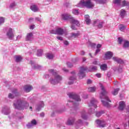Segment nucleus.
Masks as SVG:
<instances>
[{"label":"nucleus","instance_id":"f257e3e1","mask_svg":"<svg viewBox=\"0 0 129 129\" xmlns=\"http://www.w3.org/2000/svg\"><path fill=\"white\" fill-rule=\"evenodd\" d=\"M48 71L49 73L52 74L53 76V78H51L49 79V82H50L51 84L55 85V84H58L60 81H62V77L57 74V71L56 70L50 69Z\"/></svg>","mask_w":129,"mask_h":129},{"label":"nucleus","instance_id":"f03ea898","mask_svg":"<svg viewBox=\"0 0 129 129\" xmlns=\"http://www.w3.org/2000/svg\"><path fill=\"white\" fill-rule=\"evenodd\" d=\"M29 104L28 102L21 99H18L14 102V106L16 109H27Z\"/></svg>","mask_w":129,"mask_h":129},{"label":"nucleus","instance_id":"7ed1b4c3","mask_svg":"<svg viewBox=\"0 0 129 129\" xmlns=\"http://www.w3.org/2000/svg\"><path fill=\"white\" fill-rule=\"evenodd\" d=\"M61 18L64 21H70L71 24H76L77 27L80 26L79 21L76 20L74 17H72L69 14H63L61 15Z\"/></svg>","mask_w":129,"mask_h":129},{"label":"nucleus","instance_id":"20e7f679","mask_svg":"<svg viewBox=\"0 0 129 129\" xmlns=\"http://www.w3.org/2000/svg\"><path fill=\"white\" fill-rule=\"evenodd\" d=\"M77 7L79 8H84V7H85L87 9H93V8H94V4L91 2L90 0L86 1L85 0H81L77 4Z\"/></svg>","mask_w":129,"mask_h":129},{"label":"nucleus","instance_id":"39448f33","mask_svg":"<svg viewBox=\"0 0 129 129\" xmlns=\"http://www.w3.org/2000/svg\"><path fill=\"white\" fill-rule=\"evenodd\" d=\"M100 87L101 90L100 93V98H101V99H104L106 100V101L111 102V101L110 100V99H109L108 96H107L108 92L106 91V90H105V88L104 87V86H103V85H102V84H100Z\"/></svg>","mask_w":129,"mask_h":129},{"label":"nucleus","instance_id":"423d86ee","mask_svg":"<svg viewBox=\"0 0 129 129\" xmlns=\"http://www.w3.org/2000/svg\"><path fill=\"white\" fill-rule=\"evenodd\" d=\"M12 92L13 94L9 93L8 95L9 98H10L11 99L15 98V96H20V95H21V93L19 92L18 89H13L12 90Z\"/></svg>","mask_w":129,"mask_h":129},{"label":"nucleus","instance_id":"0eeeda50","mask_svg":"<svg viewBox=\"0 0 129 129\" xmlns=\"http://www.w3.org/2000/svg\"><path fill=\"white\" fill-rule=\"evenodd\" d=\"M87 69H88L87 67L80 68V71L78 74L80 79H82V78H84V77H85V71H86Z\"/></svg>","mask_w":129,"mask_h":129},{"label":"nucleus","instance_id":"6e6552de","mask_svg":"<svg viewBox=\"0 0 129 129\" xmlns=\"http://www.w3.org/2000/svg\"><path fill=\"white\" fill-rule=\"evenodd\" d=\"M68 95L70 98H72V99H74L76 101H81V99H80V96L76 94L71 93H69Z\"/></svg>","mask_w":129,"mask_h":129},{"label":"nucleus","instance_id":"1a4fd4ad","mask_svg":"<svg viewBox=\"0 0 129 129\" xmlns=\"http://www.w3.org/2000/svg\"><path fill=\"white\" fill-rule=\"evenodd\" d=\"M2 113L5 115H9L11 113V108L8 106H5L2 109Z\"/></svg>","mask_w":129,"mask_h":129},{"label":"nucleus","instance_id":"9d476101","mask_svg":"<svg viewBox=\"0 0 129 129\" xmlns=\"http://www.w3.org/2000/svg\"><path fill=\"white\" fill-rule=\"evenodd\" d=\"M103 24H104V22L98 20L94 22L93 25L94 27H97L98 29H101L103 28Z\"/></svg>","mask_w":129,"mask_h":129},{"label":"nucleus","instance_id":"9b49d317","mask_svg":"<svg viewBox=\"0 0 129 129\" xmlns=\"http://www.w3.org/2000/svg\"><path fill=\"white\" fill-rule=\"evenodd\" d=\"M96 122L97 127H105V125H106V122L104 120L98 119L96 121Z\"/></svg>","mask_w":129,"mask_h":129},{"label":"nucleus","instance_id":"f8f14e48","mask_svg":"<svg viewBox=\"0 0 129 129\" xmlns=\"http://www.w3.org/2000/svg\"><path fill=\"white\" fill-rule=\"evenodd\" d=\"M37 121L36 119H33L31 120V122H29L26 124L27 128H32L34 125H37Z\"/></svg>","mask_w":129,"mask_h":129},{"label":"nucleus","instance_id":"ddd939ff","mask_svg":"<svg viewBox=\"0 0 129 129\" xmlns=\"http://www.w3.org/2000/svg\"><path fill=\"white\" fill-rule=\"evenodd\" d=\"M7 35L10 40H14V33H13V29L12 28L9 29V30L7 32Z\"/></svg>","mask_w":129,"mask_h":129},{"label":"nucleus","instance_id":"4468645a","mask_svg":"<svg viewBox=\"0 0 129 129\" xmlns=\"http://www.w3.org/2000/svg\"><path fill=\"white\" fill-rule=\"evenodd\" d=\"M72 74H73V76L70 78V81L68 82L69 85H72V84H73V83H74L73 81L76 79V75H75V72H72Z\"/></svg>","mask_w":129,"mask_h":129},{"label":"nucleus","instance_id":"2eb2a0df","mask_svg":"<svg viewBox=\"0 0 129 129\" xmlns=\"http://www.w3.org/2000/svg\"><path fill=\"white\" fill-rule=\"evenodd\" d=\"M75 117H71L68 120L67 122V124L68 125H73L74 123H75L76 120Z\"/></svg>","mask_w":129,"mask_h":129},{"label":"nucleus","instance_id":"dca6fc26","mask_svg":"<svg viewBox=\"0 0 129 129\" xmlns=\"http://www.w3.org/2000/svg\"><path fill=\"white\" fill-rule=\"evenodd\" d=\"M113 56V52L111 51H107L105 54V58L106 60H109L110 59H111Z\"/></svg>","mask_w":129,"mask_h":129},{"label":"nucleus","instance_id":"f3484780","mask_svg":"<svg viewBox=\"0 0 129 129\" xmlns=\"http://www.w3.org/2000/svg\"><path fill=\"white\" fill-rule=\"evenodd\" d=\"M97 103H98L97 100L94 98H93L91 100V102L89 105V106H93L95 108H96V107H97Z\"/></svg>","mask_w":129,"mask_h":129},{"label":"nucleus","instance_id":"a211bd4d","mask_svg":"<svg viewBox=\"0 0 129 129\" xmlns=\"http://www.w3.org/2000/svg\"><path fill=\"white\" fill-rule=\"evenodd\" d=\"M33 40H34V35H33V33H27L26 37V40L31 42V41H33Z\"/></svg>","mask_w":129,"mask_h":129},{"label":"nucleus","instance_id":"6ab92c4d","mask_svg":"<svg viewBox=\"0 0 129 129\" xmlns=\"http://www.w3.org/2000/svg\"><path fill=\"white\" fill-rule=\"evenodd\" d=\"M30 64H31L33 69H41V68H42V66L35 64V62L33 61L32 60H30Z\"/></svg>","mask_w":129,"mask_h":129},{"label":"nucleus","instance_id":"aec40b11","mask_svg":"<svg viewBox=\"0 0 129 129\" xmlns=\"http://www.w3.org/2000/svg\"><path fill=\"white\" fill-rule=\"evenodd\" d=\"M33 89V87L30 85H27L24 86V90L25 92H30Z\"/></svg>","mask_w":129,"mask_h":129},{"label":"nucleus","instance_id":"412c9836","mask_svg":"<svg viewBox=\"0 0 129 129\" xmlns=\"http://www.w3.org/2000/svg\"><path fill=\"white\" fill-rule=\"evenodd\" d=\"M42 107H44V102L43 101H41L39 103V104L36 106V110L37 111H40Z\"/></svg>","mask_w":129,"mask_h":129},{"label":"nucleus","instance_id":"4be33fe9","mask_svg":"<svg viewBox=\"0 0 129 129\" xmlns=\"http://www.w3.org/2000/svg\"><path fill=\"white\" fill-rule=\"evenodd\" d=\"M125 107V103L123 101H120L119 103L118 109L120 110H123V108Z\"/></svg>","mask_w":129,"mask_h":129},{"label":"nucleus","instance_id":"5701e85b","mask_svg":"<svg viewBox=\"0 0 129 129\" xmlns=\"http://www.w3.org/2000/svg\"><path fill=\"white\" fill-rule=\"evenodd\" d=\"M64 34V29L61 28H58L56 29V35H59V36H62Z\"/></svg>","mask_w":129,"mask_h":129},{"label":"nucleus","instance_id":"b1692460","mask_svg":"<svg viewBox=\"0 0 129 129\" xmlns=\"http://www.w3.org/2000/svg\"><path fill=\"white\" fill-rule=\"evenodd\" d=\"M112 59L113 61L117 62V63H118L119 64H123V61L117 57H113Z\"/></svg>","mask_w":129,"mask_h":129},{"label":"nucleus","instance_id":"393cba45","mask_svg":"<svg viewBox=\"0 0 129 129\" xmlns=\"http://www.w3.org/2000/svg\"><path fill=\"white\" fill-rule=\"evenodd\" d=\"M76 126H81L83 124V121L81 119H79L75 122Z\"/></svg>","mask_w":129,"mask_h":129},{"label":"nucleus","instance_id":"a878e982","mask_svg":"<svg viewBox=\"0 0 129 129\" xmlns=\"http://www.w3.org/2000/svg\"><path fill=\"white\" fill-rule=\"evenodd\" d=\"M85 19L87 25H90V23H91V20H90L89 15H85Z\"/></svg>","mask_w":129,"mask_h":129},{"label":"nucleus","instance_id":"bb28decb","mask_svg":"<svg viewBox=\"0 0 129 129\" xmlns=\"http://www.w3.org/2000/svg\"><path fill=\"white\" fill-rule=\"evenodd\" d=\"M113 4L117 7H121V0H113Z\"/></svg>","mask_w":129,"mask_h":129},{"label":"nucleus","instance_id":"cd10ccee","mask_svg":"<svg viewBox=\"0 0 129 129\" xmlns=\"http://www.w3.org/2000/svg\"><path fill=\"white\" fill-rule=\"evenodd\" d=\"M30 9L31 10H32L33 12H34L35 13H36V12H38L39 10V9L38 8V7H37V6L35 5H32L30 7Z\"/></svg>","mask_w":129,"mask_h":129},{"label":"nucleus","instance_id":"c85d7f7f","mask_svg":"<svg viewBox=\"0 0 129 129\" xmlns=\"http://www.w3.org/2000/svg\"><path fill=\"white\" fill-rule=\"evenodd\" d=\"M96 70H97V67L95 66H91L89 69V71L90 72H93L96 71Z\"/></svg>","mask_w":129,"mask_h":129},{"label":"nucleus","instance_id":"c756f323","mask_svg":"<svg viewBox=\"0 0 129 129\" xmlns=\"http://www.w3.org/2000/svg\"><path fill=\"white\" fill-rule=\"evenodd\" d=\"M125 15H126V11L123 9L121 10L120 11V17L122 18V19H123Z\"/></svg>","mask_w":129,"mask_h":129},{"label":"nucleus","instance_id":"7c9ffc66","mask_svg":"<svg viewBox=\"0 0 129 129\" xmlns=\"http://www.w3.org/2000/svg\"><path fill=\"white\" fill-rule=\"evenodd\" d=\"M100 69L103 71H105L107 70V64L106 63L102 64L100 66Z\"/></svg>","mask_w":129,"mask_h":129},{"label":"nucleus","instance_id":"2f4dec72","mask_svg":"<svg viewBox=\"0 0 129 129\" xmlns=\"http://www.w3.org/2000/svg\"><path fill=\"white\" fill-rule=\"evenodd\" d=\"M101 102L103 105L106 107H109V106H110L109 103L108 102L105 101L104 100H101Z\"/></svg>","mask_w":129,"mask_h":129},{"label":"nucleus","instance_id":"473e14b6","mask_svg":"<svg viewBox=\"0 0 129 129\" xmlns=\"http://www.w3.org/2000/svg\"><path fill=\"white\" fill-rule=\"evenodd\" d=\"M126 28V26L124 25L123 24H121L119 26V30L121 31V32H124V30Z\"/></svg>","mask_w":129,"mask_h":129},{"label":"nucleus","instance_id":"72a5a7b5","mask_svg":"<svg viewBox=\"0 0 129 129\" xmlns=\"http://www.w3.org/2000/svg\"><path fill=\"white\" fill-rule=\"evenodd\" d=\"M15 58L16 59V62H21L23 59V57H22L20 55H15Z\"/></svg>","mask_w":129,"mask_h":129},{"label":"nucleus","instance_id":"f704fd0d","mask_svg":"<svg viewBox=\"0 0 129 129\" xmlns=\"http://www.w3.org/2000/svg\"><path fill=\"white\" fill-rule=\"evenodd\" d=\"M119 91V88L114 89L113 91L111 92V93L113 95H116Z\"/></svg>","mask_w":129,"mask_h":129},{"label":"nucleus","instance_id":"c9c22d12","mask_svg":"<svg viewBox=\"0 0 129 129\" xmlns=\"http://www.w3.org/2000/svg\"><path fill=\"white\" fill-rule=\"evenodd\" d=\"M96 90V87H91L88 88V91L89 92H94Z\"/></svg>","mask_w":129,"mask_h":129},{"label":"nucleus","instance_id":"e433bc0d","mask_svg":"<svg viewBox=\"0 0 129 129\" xmlns=\"http://www.w3.org/2000/svg\"><path fill=\"white\" fill-rule=\"evenodd\" d=\"M127 6L129 8V2H127L126 1H123L122 2V7Z\"/></svg>","mask_w":129,"mask_h":129},{"label":"nucleus","instance_id":"4c0bfd02","mask_svg":"<svg viewBox=\"0 0 129 129\" xmlns=\"http://www.w3.org/2000/svg\"><path fill=\"white\" fill-rule=\"evenodd\" d=\"M46 58L49 59H53L54 58V55L52 53H47L46 54Z\"/></svg>","mask_w":129,"mask_h":129},{"label":"nucleus","instance_id":"58836bf2","mask_svg":"<svg viewBox=\"0 0 129 129\" xmlns=\"http://www.w3.org/2000/svg\"><path fill=\"white\" fill-rule=\"evenodd\" d=\"M42 54H43V50L38 49L37 50V55L38 56V57H41Z\"/></svg>","mask_w":129,"mask_h":129},{"label":"nucleus","instance_id":"ea45409f","mask_svg":"<svg viewBox=\"0 0 129 129\" xmlns=\"http://www.w3.org/2000/svg\"><path fill=\"white\" fill-rule=\"evenodd\" d=\"M80 35L79 33H71V37L72 38H77Z\"/></svg>","mask_w":129,"mask_h":129},{"label":"nucleus","instance_id":"a19ab883","mask_svg":"<svg viewBox=\"0 0 129 129\" xmlns=\"http://www.w3.org/2000/svg\"><path fill=\"white\" fill-rule=\"evenodd\" d=\"M103 113H104V111H101L98 112L96 114V116H97V117H99L101 116V115H102V114H103Z\"/></svg>","mask_w":129,"mask_h":129},{"label":"nucleus","instance_id":"79ce46f5","mask_svg":"<svg viewBox=\"0 0 129 129\" xmlns=\"http://www.w3.org/2000/svg\"><path fill=\"white\" fill-rule=\"evenodd\" d=\"M123 47L124 48H128V47H129V41H125L124 42Z\"/></svg>","mask_w":129,"mask_h":129},{"label":"nucleus","instance_id":"37998d69","mask_svg":"<svg viewBox=\"0 0 129 129\" xmlns=\"http://www.w3.org/2000/svg\"><path fill=\"white\" fill-rule=\"evenodd\" d=\"M82 118H83V119H86L87 118V115H86L85 111L82 113Z\"/></svg>","mask_w":129,"mask_h":129},{"label":"nucleus","instance_id":"c03bdc74","mask_svg":"<svg viewBox=\"0 0 129 129\" xmlns=\"http://www.w3.org/2000/svg\"><path fill=\"white\" fill-rule=\"evenodd\" d=\"M97 4H105L106 0H95Z\"/></svg>","mask_w":129,"mask_h":129},{"label":"nucleus","instance_id":"a18cd8bd","mask_svg":"<svg viewBox=\"0 0 129 129\" xmlns=\"http://www.w3.org/2000/svg\"><path fill=\"white\" fill-rule=\"evenodd\" d=\"M114 71H117L118 72H122V67L121 66H119V67L117 69H116L115 70H114Z\"/></svg>","mask_w":129,"mask_h":129},{"label":"nucleus","instance_id":"49530a36","mask_svg":"<svg viewBox=\"0 0 129 129\" xmlns=\"http://www.w3.org/2000/svg\"><path fill=\"white\" fill-rule=\"evenodd\" d=\"M72 13L74 15H76V16L79 15V12L76 9L73 10Z\"/></svg>","mask_w":129,"mask_h":129},{"label":"nucleus","instance_id":"de8ad7c7","mask_svg":"<svg viewBox=\"0 0 129 129\" xmlns=\"http://www.w3.org/2000/svg\"><path fill=\"white\" fill-rule=\"evenodd\" d=\"M74 25H76V24L74 23L72 24L71 26V28L72 29L74 30V31H76V30H77V28H76V26Z\"/></svg>","mask_w":129,"mask_h":129},{"label":"nucleus","instance_id":"09e8293b","mask_svg":"<svg viewBox=\"0 0 129 129\" xmlns=\"http://www.w3.org/2000/svg\"><path fill=\"white\" fill-rule=\"evenodd\" d=\"M94 111H95V110L94 108H91L89 110L88 112L90 114H92L94 113Z\"/></svg>","mask_w":129,"mask_h":129},{"label":"nucleus","instance_id":"8fccbe9b","mask_svg":"<svg viewBox=\"0 0 129 129\" xmlns=\"http://www.w3.org/2000/svg\"><path fill=\"white\" fill-rule=\"evenodd\" d=\"M16 6H17V4L15 2H13L10 4V9H14Z\"/></svg>","mask_w":129,"mask_h":129},{"label":"nucleus","instance_id":"3c124183","mask_svg":"<svg viewBox=\"0 0 129 129\" xmlns=\"http://www.w3.org/2000/svg\"><path fill=\"white\" fill-rule=\"evenodd\" d=\"M5 23V18L4 17H0V25Z\"/></svg>","mask_w":129,"mask_h":129},{"label":"nucleus","instance_id":"603ef678","mask_svg":"<svg viewBox=\"0 0 129 129\" xmlns=\"http://www.w3.org/2000/svg\"><path fill=\"white\" fill-rule=\"evenodd\" d=\"M50 34H54V35H57V30H52L50 31Z\"/></svg>","mask_w":129,"mask_h":129},{"label":"nucleus","instance_id":"864d4df0","mask_svg":"<svg viewBox=\"0 0 129 129\" xmlns=\"http://www.w3.org/2000/svg\"><path fill=\"white\" fill-rule=\"evenodd\" d=\"M100 51H101V49L100 48H97L94 54L95 56H96V55H97V54H98V53H99Z\"/></svg>","mask_w":129,"mask_h":129},{"label":"nucleus","instance_id":"5fc2aeb1","mask_svg":"<svg viewBox=\"0 0 129 129\" xmlns=\"http://www.w3.org/2000/svg\"><path fill=\"white\" fill-rule=\"evenodd\" d=\"M118 42L119 44H121V43H122V38L121 37L118 38Z\"/></svg>","mask_w":129,"mask_h":129},{"label":"nucleus","instance_id":"6e6d98bb","mask_svg":"<svg viewBox=\"0 0 129 129\" xmlns=\"http://www.w3.org/2000/svg\"><path fill=\"white\" fill-rule=\"evenodd\" d=\"M68 67H69L70 68H71L73 66V64L71 63V62H67V63Z\"/></svg>","mask_w":129,"mask_h":129},{"label":"nucleus","instance_id":"4d7b16f0","mask_svg":"<svg viewBox=\"0 0 129 129\" xmlns=\"http://www.w3.org/2000/svg\"><path fill=\"white\" fill-rule=\"evenodd\" d=\"M56 39H57V40H59V41H63V37L61 36H57Z\"/></svg>","mask_w":129,"mask_h":129},{"label":"nucleus","instance_id":"13d9d810","mask_svg":"<svg viewBox=\"0 0 129 129\" xmlns=\"http://www.w3.org/2000/svg\"><path fill=\"white\" fill-rule=\"evenodd\" d=\"M63 44L64 45H66V46H68V45H69V42H68V41L66 40L63 41Z\"/></svg>","mask_w":129,"mask_h":129},{"label":"nucleus","instance_id":"bf43d9fd","mask_svg":"<svg viewBox=\"0 0 129 129\" xmlns=\"http://www.w3.org/2000/svg\"><path fill=\"white\" fill-rule=\"evenodd\" d=\"M102 46V45H101L100 44H98L97 45L96 48H97V49H100V48H101Z\"/></svg>","mask_w":129,"mask_h":129},{"label":"nucleus","instance_id":"052dcab7","mask_svg":"<svg viewBox=\"0 0 129 129\" xmlns=\"http://www.w3.org/2000/svg\"><path fill=\"white\" fill-rule=\"evenodd\" d=\"M35 20H36V21H37V22H42V20H41V19H40V18H39V17H36V18H35Z\"/></svg>","mask_w":129,"mask_h":129},{"label":"nucleus","instance_id":"680f3d73","mask_svg":"<svg viewBox=\"0 0 129 129\" xmlns=\"http://www.w3.org/2000/svg\"><path fill=\"white\" fill-rule=\"evenodd\" d=\"M52 1L53 0H45V3H47V4L49 5V4H50V3L52 2Z\"/></svg>","mask_w":129,"mask_h":129},{"label":"nucleus","instance_id":"e2e57ef3","mask_svg":"<svg viewBox=\"0 0 129 129\" xmlns=\"http://www.w3.org/2000/svg\"><path fill=\"white\" fill-rule=\"evenodd\" d=\"M92 64L94 65H97V61L95 59L94 61H93Z\"/></svg>","mask_w":129,"mask_h":129},{"label":"nucleus","instance_id":"0e129e2a","mask_svg":"<svg viewBox=\"0 0 129 129\" xmlns=\"http://www.w3.org/2000/svg\"><path fill=\"white\" fill-rule=\"evenodd\" d=\"M96 76L98 77V78H100L101 77V74H96Z\"/></svg>","mask_w":129,"mask_h":129},{"label":"nucleus","instance_id":"69168bd1","mask_svg":"<svg viewBox=\"0 0 129 129\" xmlns=\"http://www.w3.org/2000/svg\"><path fill=\"white\" fill-rule=\"evenodd\" d=\"M35 28V25H31L30 27V30H34V29Z\"/></svg>","mask_w":129,"mask_h":129},{"label":"nucleus","instance_id":"338daca9","mask_svg":"<svg viewBox=\"0 0 129 129\" xmlns=\"http://www.w3.org/2000/svg\"><path fill=\"white\" fill-rule=\"evenodd\" d=\"M49 75H45L44 76V78H45L46 79H48V78H49Z\"/></svg>","mask_w":129,"mask_h":129},{"label":"nucleus","instance_id":"774afa93","mask_svg":"<svg viewBox=\"0 0 129 129\" xmlns=\"http://www.w3.org/2000/svg\"><path fill=\"white\" fill-rule=\"evenodd\" d=\"M92 82V81L91 80H88L87 81V84H91V83Z\"/></svg>","mask_w":129,"mask_h":129}]
</instances>
